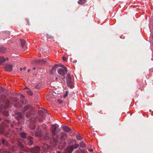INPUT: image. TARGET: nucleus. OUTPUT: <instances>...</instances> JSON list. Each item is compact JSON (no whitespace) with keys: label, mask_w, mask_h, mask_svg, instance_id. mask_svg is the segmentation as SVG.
I'll use <instances>...</instances> for the list:
<instances>
[{"label":"nucleus","mask_w":153,"mask_h":153,"mask_svg":"<svg viewBox=\"0 0 153 153\" xmlns=\"http://www.w3.org/2000/svg\"><path fill=\"white\" fill-rule=\"evenodd\" d=\"M44 126H45V127L46 128V125H44Z\"/></svg>","instance_id":"obj_49"},{"label":"nucleus","mask_w":153,"mask_h":153,"mask_svg":"<svg viewBox=\"0 0 153 153\" xmlns=\"http://www.w3.org/2000/svg\"><path fill=\"white\" fill-rule=\"evenodd\" d=\"M7 51V48L5 47L0 48V52L2 53H5Z\"/></svg>","instance_id":"obj_20"},{"label":"nucleus","mask_w":153,"mask_h":153,"mask_svg":"<svg viewBox=\"0 0 153 153\" xmlns=\"http://www.w3.org/2000/svg\"><path fill=\"white\" fill-rule=\"evenodd\" d=\"M41 150L40 146H36L34 148H32L30 149V152L32 153H39Z\"/></svg>","instance_id":"obj_4"},{"label":"nucleus","mask_w":153,"mask_h":153,"mask_svg":"<svg viewBox=\"0 0 153 153\" xmlns=\"http://www.w3.org/2000/svg\"><path fill=\"white\" fill-rule=\"evenodd\" d=\"M60 100H58V101L59 102V101Z\"/></svg>","instance_id":"obj_54"},{"label":"nucleus","mask_w":153,"mask_h":153,"mask_svg":"<svg viewBox=\"0 0 153 153\" xmlns=\"http://www.w3.org/2000/svg\"><path fill=\"white\" fill-rule=\"evenodd\" d=\"M24 116L23 114L20 112H17L16 115L15 116V118L18 120L21 119Z\"/></svg>","instance_id":"obj_9"},{"label":"nucleus","mask_w":153,"mask_h":153,"mask_svg":"<svg viewBox=\"0 0 153 153\" xmlns=\"http://www.w3.org/2000/svg\"><path fill=\"white\" fill-rule=\"evenodd\" d=\"M61 131V130L60 129H59V131Z\"/></svg>","instance_id":"obj_51"},{"label":"nucleus","mask_w":153,"mask_h":153,"mask_svg":"<svg viewBox=\"0 0 153 153\" xmlns=\"http://www.w3.org/2000/svg\"><path fill=\"white\" fill-rule=\"evenodd\" d=\"M76 138L77 140H81L82 139V138L80 135H76Z\"/></svg>","instance_id":"obj_32"},{"label":"nucleus","mask_w":153,"mask_h":153,"mask_svg":"<svg viewBox=\"0 0 153 153\" xmlns=\"http://www.w3.org/2000/svg\"><path fill=\"white\" fill-rule=\"evenodd\" d=\"M42 61L41 62V65L42 64H45L47 63L46 60H44L43 59L41 60Z\"/></svg>","instance_id":"obj_33"},{"label":"nucleus","mask_w":153,"mask_h":153,"mask_svg":"<svg viewBox=\"0 0 153 153\" xmlns=\"http://www.w3.org/2000/svg\"><path fill=\"white\" fill-rule=\"evenodd\" d=\"M10 134L9 133H7L5 134V136L6 137H9L10 136Z\"/></svg>","instance_id":"obj_35"},{"label":"nucleus","mask_w":153,"mask_h":153,"mask_svg":"<svg viewBox=\"0 0 153 153\" xmlns=\"http://www.w3.org/2000/svg\"><path fill=\"white\" fill-rule=\"evenodd\" d=\"M2 114L4 116L6 117H7L9 115V114L8 112L6 110L3 111V112L2 113Z\"/></svg>","instance_id":"obj_27"},{"label":"nucleus","mask_w":153,"mask_h":153,"mask_svg":"<svg viewBox=\"0 0 153 153\" xmlns=\"http://www.w3.org/2000/svg\"><path fill=\"white\" fill-rule=\"evenodd\" d=\"M8 59L7 58H5L4 57L0 56V65H2L3 63Z\"/></svg>","instance_id":"obj_10"},{"label":"nucleus","mask_w":153,"mask_h":153,"mask_svg":"<svg viewBox=\"0 0 153 153\" xmlns=\"http://www.w3.org/2000/svg\"><path fill=\"white\" fill-rule=\"evenodd\" d=\"M59 65L60 67L62 68H66L65 66L62 64Z\"/></svg>","instance_id":"obj_36"},{"label":"nucleus","mask_w":153,"mask_h":153,"mask_svg":"<svg viewBox=\"0 0 153 153\" xmlns=\"http://www.w3.org/2000/svg\"><path fill=\"white\" fill-rule=\"evenodd\" d=\"M65 144L66 145V142H65Z\"/></svg>","instance_id":"obj_53"},{"label":"nucleus","mask_w":153,"mask_h":153,"mask_svg":"<svg viewBox=\"0 0 153 153\" xmlns=\"http://www.w3.org/2000/svg\"><path fill=\"white\" fill-rule=\"evenodd\" d=\"M26 69L25 67H24L23 68H20L19 69L21 71H22L23 70H25Z\"/></svg>","instance_id":"obj_34"},{"label":"nucleus","mask_w":153,"mask_h":153,"mask_svg":"<svg viewBox=\"0 0 153 153\" xmlns=\"http://www.w3.org/2000/svg\"><path fill=\"white\" fill-rule=\"evenodd\" d=\"M59 68L57 70L58 74L61 76H64L67 73V68Z\"/></svg>","instance_id":"obj_3"},{"label":"nucleus","mask_w":153,"mask_h":153,"mask_svg":"<svg viewBox=\"0 0 153 153\" xmlns=\"http://www.w3.org/2000/svg\"><path fill=\"white\" fill-rule=\"evenodd\" d=\"M35 135L36 136L41 137H42L43 135V133L42 132H41L40 131H36L35 133Z\"/></svg>","instance_id":"obj_14"},{"label":"nucleus","mask_w":153,"mask_h":153,"mask_svg":"<svg viewBox=\"0 0 153 153\" xmlns=\"http://www.w3.org/2000/svg\"><path fill=\"white\" fill-rule=\"evenodd\" d=\"M19 153H23L22 152H20Z\"/></svg>","instance_id":"obj_52"},{"label":"nucleus","mask_w":153,"mask_h":153,"mask_svg":"<svg viewBox=\"0 0 153 153\" xmlns=\"http://www.w3.org/2000/svg\"><path fill=\"white\" fill-rule=\"evenodd\" d=\"M89 151L91 152H92L93 151V150L92 149H90L89 150Z\"/></svg>","instance_id":"obj_45"},{"label":"nucleus","mask_w":153,"mask_h":153,"mask_svg":"<svg viewBox=\"0 0 153 153\" xmlns=\"http://www.w3.org/2000/svg\"><path fill=\"white\" fill-rule=\"evenodd\" d=\"M42 147L43 149V150L44 151L47 149L48 148V146L45 143H43L42 146Z\"/></svg>","instance_id":"obj_24"},{"label":"nucleus","mask_w":153,"mask_h":153,"mask_svg":"<svg viewBox=\"0 0 153 153\" xmlns=\"http://www.w3.org/2000/svg\"><path fill=\"white\" fill-rule=\"evenodd\" d=\"M36 69V67H34L33 68V70H35V69Z\"/></svg>","instance_id":"obj_44"},{"label":"nucleus","mask_w":153,"mask_h":153,"mask_svg":"<svg viewBox=\"0 0 153 153\" xmlns=\"http://www.w3.org/2000/svg\"><path fill=\"white\" fill-rule=\"evenodd\" d=\"M44 139L46 140H49L50 139V135L48 133H46L44 137Z\"/></svg>","instance_id":"obj_22"},{"label":"nucleus","mask_w":153,"mask_h":153,"mask_svg":"<svg viewBox=\"0 0 153 153\" xmlns=\"http://www.w3.org/2000/svg\"><path fill=\"white\" fill-rule=\"evenodd\" d=\"M152 37H153V35H152Z\"/></svg>","instance_id":"obj_56"},{"label":"nucleus","mask_w":153,"mask_h":153,"mask_svg":"<svg viewBox=\"0 0 153 153\" xmlns=\"http://www.w3.org/2000/svg\"><path fill=\"white\" fill-rule=\"evenodd\" d=\"M15 105V106H16V104H15V105Z\"/></svg>","instance_id":"obj_55"},{"label":"nucleus","mask_w":153,"mask_h":153,"mask_svg":"<svg viewBox=\"0 0 153 153\" xmlns=\"http://www.w3.org/2000/svg\"><path fill=\"white\" fill-rule=\"evenodd\" d=\"M79 144L81 147L85 148L86 146V144L83 141H81L79 143Z\"/></svg>","instance_id":"obj_19"},{"label":"nucleus","mask_w":153,"mask_h":153,"mask_svg":"<svg viewBox=\"0 0 153 153\" xmlns=\"http://www.w3.org/2000/svg\"><path fill=\"white\" fill-rule=\"evenodd\" d=\"M63 76V77L62 78V79H65V75H64V76Z\"/></svg>","instance_id":"obj_43"},{"label":"nucleus","mask_w":153,"mask_h":153,"mask_svg":"<svg viewBox=\"0 0 153 153\" xmlns=\"http://www.w3.org/2000/svg\"><path fill=\"white\" fill-rule=\"evenodd\" d=\"M27 93L29 96H32L33 94V92L31 91H27Z\"/></svg>","instance_id":"obj_31"},{"label":"nucleus","mask_w":153,"mask_h":153,"mask_svg":"<svg viewBox=\"0 0 153 153\" xmlns=\"http://www.w3.org/2000/svg\"><path fill=\"white\" fill-rule=\"evenodd\" d=\"M6 110V108L3 105H1L0 106V112L2 113L3 111H4Z\"/></svg>","instance_id":"obj_23"},{"label":"nucleus","mask_w":153,"mask_h":153,"mask_svg":"<svg viewBox=\"0 0 153 153\" xmlns=\"http://www.w3.org/2000/svg\"><path fill=\"white\" fill-rule=\"evenodd\" d=\"M55 80H57L58 79V78L57 77H56L55 78Z\"/></svg>","instance_id":"obj_48"},{"label":"nucleus","mask_w":153,"mask_h":153,"mask_svg":"<svg viewBox=\"0 0 153 153\" xmlns=\"http://www.w3.org/2000/svg\"><path fill=\"white\" fill-rule=\"evenodd\" d=\"M23 145V144H22L21 143H19L17 144V146H19L20 148H21V146H22V145Z\"/></svg>","instance_id":"obj_40"},{"label":"nucleus","mask_w":153,"mask_h":153,"mask_svg":"<svg viewBox=\"0 0 153 153\" xmlns=\"http://www.w3.org/2000/svg\"><path fill=\"white\" fill-rule=\"evenodd\" d=\"M10 99L13 103L15 102H17V99L16 97H10Z\"/></svg>","instance_id":"obj_17"},{"label":"nucleus","mask_w":153,"mask_h":153,"mask_svg":"<svg viewBox=\"0 0 153 153\" xmlns=\"http://www.w3.org/2000/svg\"><path fill=\"white\" fill-rule=\"evenodd\" d=\"M78 150H80V153H85L84 151L80 149V148Z\"/></svg>","instance_id":"obj_39"},{"label":"nucleus","mask_w":153,"mask_h":153,"mask_svg":"<svg viewBox=\"0 0 153 153\" xmlns=\"http://www.w3.org/2000/svg\"><path fill=\"white\" fill-rule=\"evenodd\" d=\"M5 97L4 95H1V99L2 100V101L3 102H4L5 103L6 106L7 107H9L10 105V101L9 100L6 99V100H5V99H4V98Z\"/></svg>","instance_id":"obj_6"},{"label":"nucleus","mask_w":153,"mask_h":153,"mask_svg":"<svg viewBox=\"0 0 153 153\" xmlns=\"http://www.w3.org/2000/svg\"><path fill=\"white\" fill-rule=\"evenodd\" d=\"M63 60L64 61H65V62L67 61L66 58L64 57H63Z\"/></svg>","instance_id":"obj_41"},{"label":"nucleus","mask_w":153,"mask_h":153,"mask_svg":"<svg viewBox=\"0 0 153 153\" xmlns=\"http://www.w3.org/2000/svg\"><path fill=\"white\" fill-rule=\"evenodd\" d=\"M21 97H24V96L22 94H21Z\"/></svg>","instance_id":"obj_47"},{"label":"nucleus","mask_w":153,"mask_h":153,"mask_svg":"<svg viewBox=\"0 0 153 153\" xmlns=\"http://www.w3.org/2000/svg\"><path fill=\"white\" fill-rule=\"evenodd\" d=\"M4 133V131L2 129H0V134H3Z\"/></svg>","instance_id":"obj_38"},{"label":"nucleus","mask_w":153,"mask_h":153,"mask_svg":"<svg viewBox=\"0 0 153 153\" xmlns=\"http://www.w3.org/2000/svg\"><path fill=\"white\" fill-rule=\"evenodd\" d=\"M67 83L68 86L71 88H73L74 87L72 82H67Z\"/></svg>","instance_id":"obj_26"},{"label":"nucleus","mask_w":153,"mask_h":153,"mask_svg":"<svg viewBox=\"0 0 153 153\" xmlns=\"http://www.w3.org/2000/svg\"><path fill=\"white\" fill-rule=\"evenodd\" d=\"M27 72H30V69H28V70H27Z\"/></svg>","instance_id":"obj_46"},{"label":"nucleus","mask_w":153,"mask_h":153,"mask_svg":"<svg viewBox=\"0 0 153 153\" xmlns=\"http://www.w3.org/2000/svg\"><path fill=\"white\" fill-rule=\"evenodd\" d=\"M1 118L0 117V121H1Z\"/></svg>","instance_id":"obj_50"},{"label":"nucleus","mask_w":153,"mask_h":153,"mask_svg":"<svg viewBox=\"0 0 153 153\" xmlns=\"http://www.w3.org/2000/svg\"><path fill=\"white\" fill-rule=\"evenodd\" d=\"M71 133L73 135H74L75 134V133L74 131H73V132H71Z\"/></svg>","instance_id":"obj_42"},{"label":"nucleus","mask_w":153,"mask_h":153,"mask_svg":"<svg viewBox=\"0 0 153 153\" xmlns=\"http://www.w3.org/2000/svg\"><path fill=\"white\" fill-rule=\"evenodd\" d=\"M87 1V0H79L78 1V3L81 5L85 4Z\"/></svg>","instance_id":"obj_18"},{"label":"nucleus","mask_w":153,"mask_h":153,"mask_svg":"<svg viewBox=\"0 0 153 153\" xmlns=\"http://www.w3.org/2000/svg\"><path fill=\"white\" fill-rule=\"evenodd\" d=\"M31 114L32 113L31 111H28L27 112L26 116L28 118L30 117Z\"/></svg>","instance_id":"obj_29"},{"label":"nucleus","mask_w":153,"mask_h":153,"mask_svg":"<svg viewBox=\"0 0 153 153\" xmlns=\"http://www.w3.org/2000/svg\"><path fill=\"white\" fill-rule=\"evenodd\" d=\"M27 139L28 140V144L30 146L34 144V142L33 141V138L30 136H27Z\"/></svg>","instance_id":"obj_5"},{"label":"nucleus","mask_w":153,"mask_h":153,"mask_svg":"<svg viewBox=\"0 0 153 153\" xmlns=\"http://www.w3.org/2000/svg\"><path fill=\"white\" fill-rule=\"evenodd\" d=\"M19 134L20 136L23 138L25 139H27V134L25 132H20L19 133Z\"/></svg>","instance_id":"obj_13"},{"label":"nucleus","mask_w":153,"mask_h":153,"mask_svg":"<svg viewBox=\"0 0 153 153\" xmlns=\"http://www.w3.org/2000/svg\"><path fill=\"white\" fill-rule=\"evenodd\" d=\"M46 36L47 38H49V39H53V37L50 35L46 34Z\"/></svg>","instance_id":"obj_30"},{"label":"nucleus","mask_w":153,"mask_h":153,"mask_svg":"<svg viewBox=\"0 0 153 153\" xmlns=\"http://www.w3.org/2000/svg\"><path fill=\"white\" fill-rule=\"evenodd\" d=\"M20 149L21 151L26 152H28L30 150L29 148L23 145L21 146Z\"/></svg>","instance_id":"obj_8"},{"label":"nucleus","mask_w":153,"mask_h":153,"mask_svg":"<svg viewBox=\"0 0 153 153\" xmlns=\"http://www.w3.org/2000/svg\"><path fill=\"white\" fill-rule=\"evenodd\" d=\"M2 142L3 143V144L5 146H9V143L8 142L7 140H6L3 139L2 140Z\"/></svg>","instance_id":"obj_21"},{"label":"nucleus","mask_w":153,"mask_h":153,"mask_svg":"<svg viewBox=\"0 0 153 153\" xmlns=\"http://www.w3.org/2000/svg\"><path fill=\"white\" fill-rule=\"evenodd\" d=\"M32 109V108L30 105H27L22 110V111L23 112H24L28 110H29V111H31Z\"/></svg>","instance_id":"obj_11"},{"label":"nucleus","mask_w":153,"mask_h":153,"mask_svg":"<svg viewBox=\"0 0 153 153\" xmlns=\"http://www.w3.org/2000/svg\"><path fill=\"white\" fill-rule=\"evenodd\" d=\"M13 65L10 64L6 65L4 67L6 70L8 72H11L12 71Z\"/></svg>","instance_id":"obj_7"},{"label":"nucleus","mask_w":153,"mask_h":153,"mask_svg":"<svg viewBox=\"0 0 153 153\" xmlns=\"http://www.w3.org/2000/svg\"><path fill=\"white\" fill-rule=\"evenodd\" d=\"M20 40L21 46L22 47H23L24 46L25 44V40L23 39H21Z\"/></svg>","instance_id":"obj_25"},{"label":"nucleus","mask_w":153,"mask_h":153,"mask_svg":"<svg viewBox=\"0 0 153 153\" xmlns=\"http://www.w3.org/2000/svg\"><path fill=\"white\" fill-rule=\"evenodd\" d=\"M62 130L64 131L68 132L71 131V129L69 127L66 126H64L62 128Z\"/></svg>","instance_id":"obj_12"},{"label":"nucleus","mask_w":153,"mask_h":153,"mask_svg":"<svg viewBox=\"0 0 153 153\" xmlns=\"http://www.w3.org/2000/svg\"><path fill=\"white\" fill-rule=\"evenodd\" d=\"M57 126V124H55L52 126L51 138L53 141L56 143H57L58 142L61 144L62 143V140H63L66 139V136L64 134H62L59 135L58 131Z\"/></svg>","instance_id":"obj_1"},{"label":"nucleus","mask_w":153,"mask_h":153,"mask_svg":"<svg viewBox=\"0 0 153 153\" xmlns=\"http://www.w3.org/2000/svg\"><path fill=\"white\" fill-rule=\"evenodd\" d=\"M79 145L78 144H75L70 147H67L65 149L63 153H71L74 149L78 148Z\"/></svg>","instance_id":"obj_2"},{"label":"nucleus","mask_w":153,"mask_h":153,"mask_svg":"<svg viewBox=\"0 0 153 153\" xmlns=\"http://www.w3.org/2000/svg\"><path fill=\"white\" fill-rule=\"evenodd\" d=\"M42 61L41 60H36L33 61V63H34L36 65H41V62Z\"/></svg>","instance_id":"obj_15"},{"label":"nucleus","mask_w":153,"mask_h":153,"mask_svg":"<svg viewBox=\"0 0 153 153\" xmlns=\"http://www.w3.org/2000/svg\"><path fill=\"white\" fill-rule=\"evenodd\" d=\"M68 94V91H66L65 94L64 95V97H65L67 96Z\"/></svg>","instance_id":"obj_37"},{"label":"nucleus","mask_w":153,"mask_h":153,"mask_svg":"<svg viewBox=\"0 0 153 153\" xmlns=\"http://www.w3.org/2000/svg\"><path fill=\"white\" fill-rule=\"evenodd\" d=\"M58 66V65H55L52 67V68L51 70V72H53V70L55 71Z\"/></svg>","instance_id":"obj_28"},{"label":"nucleus","mask_w":153,"mask_h":153,"mask_svg":"<svg viewBox=\"0 0 153 153\" xmlns=\"http://www.w3.org/2000/svg\"><path fill=\"white\" fill-rule=\"evenodd\" d=\"M72 81V77L69 74H68L67 75V82Z\"/></svg>","instance_id":"obj_16"}]
</instances>
